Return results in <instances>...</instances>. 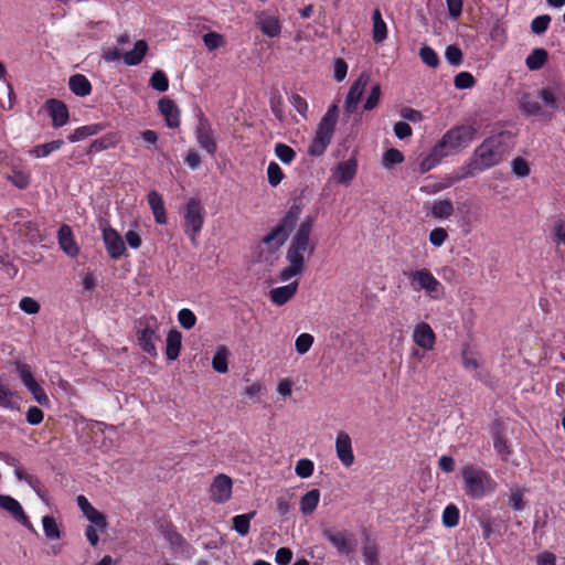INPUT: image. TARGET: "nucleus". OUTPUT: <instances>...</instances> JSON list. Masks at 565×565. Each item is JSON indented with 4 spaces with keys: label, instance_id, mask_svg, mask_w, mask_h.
Masks as SVG:
<instances>
[{
    "label": "nucleus",
    "instance_id": "63",
    "mask_svg": "<svg viewBox=\"0 0 565 565\" xmlns=\"http://www.w3.org/2000/svg\"><path fill=\"white\" fill-rule=\"evenodd\" d=\"M13 397L14 393L8 386L0 383V406L13 408L15 405Z\"/></svg>",
    "mask_w": 565,
    "mask_h": 565
},
{
    "label": "nucleus",
    "instance_id": "4",
    "mask_svg": "<svg viewBox=\"0 0 565 565\" xmlns=\"http://www.w3.org/2000/svg\"><path fill=\"white\" fill-rule=\"evenodd\" d=\"M338 117V105L332 104L321 118L316 131V137L308 148L310 156H321L326 151L333 137Z\"/></svg>",
    "mask_w": 565,
    "mask_h": 565
},
{
    "label": "nucleus",
    "instance_id": "59",
    "mask_svg": "<svg viewBox=\"0 0 565 565\" xmlns=\"http://www.w3.org/2000/svg\"><path fill=\"white\" fill-rule=\"evenodd\" d=\"M289 102L296 111L299 113V115H301L303 118H307L309 106L303 97H301L299 94H292L289 97Z\"/></svg>",
    "mask_w": 565,
    "mask_h": 565
},
{
    "label": "nucleus",
    "instance_id": "54",
    "mask_svg": "<svg viewBox=\"0 0 565 565\" xmlns=\"http://www.w3.org/2000/svg\"><path fill=\"white\" fill-rule=\"evenodd\" d=\"M178 321L182 328L189 330L195 326L196 317L192 310L183 308L178 312Z\"/></svg>",
    "mask_w": 565,
    "mask_h": 565
},
{
    "label": "nucleus",
    "instance_id": "24",
    "mask_svg": "<svg viewBox=\"0 0 565 565\" xmlns=\"http://www.w3.org/2000/svg\"><path fill=\"white\" fill-rule=\"evenodd\" d=\"M358 163L354 159L339 162L333 172V178L340 183H349L356 174Z\"/></svg>",
    "mask_w": 565,
    "mask_h": 565
},
{
    "label": "nucleus",
    "instance_id": "34",
    "mask_svg": "<svg viewBox=\"0 0 565 565\" xmlns=\"http://www.w3.org/2000/svg\"><path fill=\"white\" fill-rule=\"evenodd\" d=\"M454 213V204L449 199L437 200L430 207V215L434 218L446 220Z\"/></svg>",
    "mask_w": 565,
    "mask_h": 565
},
{
    "label": "nucleus",
    "instance_id": "52",
    "mask_svg": "<svg viewBox=\"0 0 565 565\" xmlns=\"http://www.w3.org/2000/svg\"><path fill=\"white\" fill-rule=\"evenodd\" d=\"M419 57L429 67L436 68L439 65L437 53L428 45H424L419 50Z\"/></svg>",
    "mask_w": 565,
    "mask_h": 565
},
{
    "label": "nucleus",
    "instance_id": "22",
    "mask_svg": "<svg viewBox=\"0 0 565 565\" xmlns=\"http://www.w3.org/2000/svg\"><path fill=\"white\" fill-rule=\"evenodd\" d=\"M77 504L83 512V514L86 516V519L99 527L106 526V519L105 516L96 510L84 495L77 497Z\"/></svg>",
    "mask_w": 565,
    "mask_h": 565
},
{
    "label": "nucleus",
    "instance_id": "18",
    "mask_svg": "<svg viewBox=\"0 0 565 565\" xmlns=\"http://www.w3.org/2000/svg\"><path fill=\"white\" fill-rule=\"evenodd\" d=\"M335 451L339 460L345 467H351L354 462L352 443L350 436L344 431H339L335 439Z\"/></svg>",
    "mask_w": 565,
    "mask_h": 565
},
{
    "label": "nucleus",
    "instance_id": "12",
    "mask_svg": "<svg viewBox=\"0 0 565 565\" xmlns=\"http://www.w3.org/2000/svg\"><path fill=\"white\" fill-rule=\"evenodd\" d=\"M195 138L199 146L209 154L214 156L217 151V143L209 119L200 113L199 122L195 128Z\"/></svg>",
    "mask_w": 565,
    "mask_h": 565
},
{
    "label": "nucleus",
    "instance_id": "6",
    "mask_svg": "<svg viewBox=\"0 0 565 565\" xmlns=\"http://www.w3.org/2000/svg\"><path fill=\"white\" fill-rule=\"evenodd\" d=\"M472 125H458L450 128L437 142L447 156L455 154L466 148L476 136Z\"/></svg>",
    "mask_w": 565,
    "mask_h": 565
},
{
    "label": "nucleus",
    "instance_id": "53",
    "mask_svg": "<svg viewBox=\"0 0 565 565\" xmlns=\"http://www.w3.org/2000/svg\"><path fill=\"white\" fill-rule=\"evenodd\" d=\"M313 342V335H311L310 333H301L300 335L297 337L295 341V348L297 353L301 355L306 354L311 349Z\"/></svg>",
    "mask_w": 565,
    "mask_h": 565
},
{
    "label": "nucleus",
    "instance_id": "60",
    "mask_svg": "<svg viewBox=\"0 0 565 565\" xmlns=\"http://www.w3.org/2000/svg\"><path fill=\"white\" fill-rule=\"evenodd\" d=\"M295 472L300 478H309L313 472V462L309 459H300L297 461Z\"/></svg>",
    "mask_w": 565,
    "mask_h": 565
},
{
    "label": "nucleus",
    "instance_id": "10",
    "mask_svg": "<svg viewBox=\"0 0 565 565\" xmlns=\"http://www.w3.org/2000/svg\"><path fill=\"white\" fill-rule=\"evenodd\" d=\"M14 365L21 382L31 393L33 398L41 405L47 404L49 397L44 390L41 387V385L34 379L31 366L21 361H15Z\"/></svg>",
    "mask_w": 565,
    "mask_h": 565
},
{
    "label": "nucleus",
    "instance_id": "37",
    "mask_svg": "<svg viewBox=\"0 0 565 565\" xmlns=\"http://www.w3.org/2000/svg\"><path fill=\"white\" fill-rule=\"evenodd\" d=\"M120 141V136L117 132H109L99 139L92 142V149L95 151H103L116 147Z\"/></svg>",
    "mask_w": 565,
    "mask_h": 565
},
{
    "label": "nucleus",
    "instance_id": "44",
    "mask_svg": "<svg viewBox=\"0 0 565 565\" xmlns=\"http://www.w3.org/2000/svg\"><path fill=\"white\" fill-rule=\"evenodd\" d=\"M202 40L209 51H215L226 44L224 35L217 32H207Z\"/></svg>",
    "mask_w": 565,
    "mask_h": 565
},
{
    "label": "nucleus",
    "instance_id": "42",
    "mask_svg": "<svg viewBox=\"0 0 565 565\" xmlns=\"http://www.w3.org/2000/svg\"><path fill=\"white\" fill-rule=\"evenodd\" d=\"M256 512L235 515L233 518V529L241 535L245 536L249 532L250 520L255 516Z\"/></svg>",
    "mask_w": 565,
    "mask_h": 565
},
{
    "label": "nucleus",
    "instance_id": "31",
    "mask_svg": "<svg viewBox=\"0 0 565 565\" xmlns=\"http://www.w3.org/2000/svg\"><path fill=\"white\" fill-rule=\"evenodd\" d=\"M539 96L546 108L557 110L562 105V94L555 87L547 86L542 88Z\"/></svg>",
    "mask_w": 565,
    "mask_h": 565
},
{
    "label": "nucleus",
    "instance_id": "40",
    "mask_svg": "<svg viewBox=\"0 0 565 565\" xmlns=\"http://www.w3.org/2000/svg\"><path fill=\"white\" fill-rule=\"evenodd\" d=\"M9 463L12 465L14 467V475L17 476V478L19 480H23L25 482L29 483V486L40 495L42 497L41 494V490H40V482L34 478L32 477L31 475H28L19 465H18V461L14 459V458H10L9 460Z\"/></svg>",
    "mask_w": 565,
    "mask_h": 565
},
{
    "label": "nucleus",
    "instance_id": "5",
    "mask_svg": "<svg viewBox=\"0 0 565 565\" xmlns=\"http://www.w3.org/2000/svg\"><path fill=\"white\" fill-rule=\"evenodd\" d=\"M301 210L297 205H292L278 224L265 235L262 239L263 244L267 245L270 250H277L284 245L290 232L296 226Z\"/></svg>",
    "mask_w": 565,
    "mask_h": 565
},
{
    "label": "nucleus",
    "instance_id": "32",
    "mask_svg": "<svg viewBox=\"0 0 565 565\" xmlns=\"http://www.w3.org/2000/svg\"><path fill=\"white\" fill-rule=\"evenodd\" d=\"M148 51V44L145 40H139L135 43L134 49L129 52H126L122 55V60L126 65H138L143 60L146 53Z\"/></svg>",
    "mask_w": 565,
    "mask_h": 565
},
{
    "label": "nucleus",
    "instance_id": "51",
    "mask_svg": "<svg viewBox=\"0 0 565 565\" xmlns=\"http://www.w3.org/2000/svg\"><path fill=\"white\" fill-rule=\"evenodd\" d=\"M267 178H268V183L271 186H277L285 178V174L277 162H275V161L269 162V164L267 167Z\"/></svg>",
    "mask_w": 565,
    "mask_h": 565
},
{
    "label": "nucleus",
    "instance_id": "25",
    "mask_svg": "<svg viewBox=\"0 0 565 565\" xmlns=\"http://www.w3.org/2000/svg\"><path fill=\"white\" fill-rule=\"evenodd\" d=\"M323 536L338 550V552L343 554L352 552V546L350 545L344 532L324 529Z\"/></svg>",
    "mask_w": 565,
    "mask_h": 565
},
{
    "label": "nucleus",
    "instance_id": "56",
    "mask_svg": "<svg viewBox=\"0 0 565 565\" xmlns=\"http://www.w3.org/2000/svg\"><path fill=\"white\" fill-rule=\"evenodd\" d=\"M475 77L469 72H460L455 76V87L457 89L471 88L475 85Z\"/></svg>",
    "mask_w": 565,
    "mask_h": 565
},
{
    "label": "nucleus",
    "instance_id": "29",
    "mask_svg": "<svg viewBox=\"0 0 565 565\" xmlns=\"http://www.w3.org/2000/svg\"><path fill=\"white\" fill-rule=\"evenodd\" d=\"M447 157L446 152L436 143L431 151L425 156L419 162V170L422 173H426L434 169L440 161Z\"/></svg>",
    "mask_w": 565,
    "mask_h": 565
},
{
    "label": "nucleus",
    "instance_id": "3",
    "mask_svg": "<svg viewBox=\"0 0 565 565\" xmlns=\"http://www.w3.org/2000/svg\"><path fill=\"white\" fill-rule=\"evenodd\" d=\"M461 476L465 483V493L471 499H483L491 495L497 489V482L493 478L487 471L472 465L462 467Z\"/></svg>",
    "mask_w": 565,
    "mask_h": 565
},
{
    "label": "nucleus",
    "instance_id": "47",
    "mask_svg": "<svg viewBox=\"0 0 565 565\" xmlns=\"http://www.w3.org/2000/svg\"><path fill=\"white\" fill-rule=\"evenodd\" d=\"M149 84L153 89H156L160 93H163V92L168 90V88H169L168 76L166 75V73L163 71H159V70L156 71L151 75Z\"/></svg>",
    "mask_w": 565,
    "mask_h": 565
},
{
    "label": "nucleus",
    "instance_id": "8",
    "mask_svg": "<svg viewBox=\"0 0 565 565\" xmlns=\"http://www.w3.org/2000/svg\"><path fill=\"white\" fill-rule=\"evenodd\" d=\"M405 275H407L414 291H425V294L434 300H438L443 297L444 286L429 269H416L405 273Z\"/></svg>",
    "mask_w": 565,
    "mask_h": 565
},
{
    "label": "nucleus",
    "instance_id": "33",
    "mask_svg": "<svg viewBox=\"0 0 565 565\" xmlns=\"http://www.w3.org/2000/svg\"><path fill=\"white\" fill-rule=\"evenodd\" d=\"M105 129V125L103 124H90L86 126H82L76 128L71 135H68L67 140L70 142L81 141L87 137L95 136Z\"/></svg>",
    "mask_w": 565,
    "mask_h": 565
},
{
    "label": "nucleus",
    "instance_id": "49",
    "mask_svg": "<svg viewBox=\"0 0 565 565\" xmlns=\"http://www.w3.org/2000/svg\"><path fill=\"white\" fill-rule=\"evenodd\" d=\"M382 90L381 85L379 83L371 86L369 96L366 97V100L363 105L364 110H373L377 107L380 99H381Z\"/></svg>",
    "mask_w": 565,
    "mask_h": 565
},
{
    "label": "nucleus",
    "instance_id": "21",
    "mask_svg": "<svg viewBox=\"0 0 565 565\" xmlns=\"http://www.w3.org/2000/svg\"><path fill=\"white\" fill-rule=\"evenodd\" d=\"M60 247L65 254L75 257L79 253V248L74 241L72 228L68 225H62L57 233Z\"/></svg>",
    "mask_w": 565,
    "mask_h": 565
},
{
    "label": "nucleus",
    "instance_id": "55",
    "mask_svg": "<svg viewBox=\"0 0 565 565\" xmlns=\"http://www.w3.org/2000/svg\"><path fill=\"white\" fill-rule=\"evenodd\" d=\"M551 17L547 14H542L534 18L531 22V31L535 34H543L550 25Z\"/></svg>",
    "mask_w": 565,
    "mask_h": 565
},
{
    "label": "nucleus",
    "instance_id": "27",
    "mask_svg": "<svg viewBox=\"0 0 565 565\" xmlns=\"http://www.w3.org/2000/svg\"><path fill=\"white\" fill-rule=\"evenodd\" d=\"M182 334L175 329H171L168 332L166 339V355L169 361L178 359L181 350Z\"/></svg>",
    "mask_w": 565,
    "mask_h": 565
},
{
    "label": "nucleus",
    "instance_id": "48",
    "mask_svg": "<svg viewBox=\"0 0 565 565\" xmlns=\"http://www.w3.org/2000/svg\"><path fill=\"white\" fill-rule=\"evenodd\" d=\"M551 235H552V239H553L554 244L557 247L558 246L565 247V220L559 218V220L554 221Z\"/></svg>",
    "mask_w": 565,
    "mask_h": 565
},
{
    "label": "nucleus",
    "instance_id": "15",
    "mask_svg": "<svg viewBox=\"0 0 565 565\" xmlns=\"http://www.w3.org/2000/svg\"><path fill=\"white\" fill-rule=\"evenodd\" d=\"M412 339L419 348L430 351L436 343V334L427 322H419L415 326Z\"/></svg>",
    "mask_w": 565,
    "mask_h": 565
},
{
    "label": "nucleus",
    "instance_id": "30",
    "mask_svg": "<svg viewBox=\"0 0 565 565\" xmlns=\"http://www.w3.org/2000/svg\"><path fill=\"white\" fill-rule=\"evenodd\" d=\"M68 86L76 96L85 97L92 92V84L83 74L72 75L68 79Z\"/></svg>",
    "mask_w": 565,
    "mask_h": 565
},
{
    "label": "nucleus",
    "instance_id": "1",
    "mask_svg": "<svg viewBox=\"0 0 565 565\" xmlns=\"http://www.w3.org/2000/svg\"><path fill=\"white\" fill-rule=\"evenodd\" d=\"M311 231L312 218L308 217L301 222L290 241L286 253L288 266L282 268L279 275L281 281H288L306 270V259L315 252V244L310 242Z\"/></svg>",
    "mask_w": 565,
    "mask_h": 565
},
{
    "label": "nucleus",
    "instance_id": "36",
    "mask_svg": "<svg viewBox=\"0 0 565 565\" xmlns=\"http://www.w3.org/2000/svg\"><path fill=\"white\" fill-rule=\"evenodd\" d=\"M548 57L544 49H534L525 58V65L530 71H539L546 63Z\"/></svg>",
    "mask_w": 565,
    "mask_h": 565
},
{
    "label": "nucleus",
    "instance_id": "45",
    "mask_svg": "<svg viewBox=\"0 0 565 565\" xmlns=\"http://www.w3.org/2000/svg\"><path fill=\"white\" fill-rule=\"evenodd\" d=\"M274 150L277 158L285 164H290L296 157L295 150L286 143H276Z\"/></svg>",
    "mask_w": 565,
    "mask_h": 565
},
{
    "label": "nucleus",
    "instance_id": "41",
    "mask_svg": "<svg viewBox=\"0 0 565 565\" xmlns=\"http://www.w3.org/2000/svg\"><path fill=\"white\" fill-rule=\"evenodd\" d=\"M520 110L527 117L543 115L542 107L539 102L524 95L520 102Z\"/></svg>",
    "mask_w": 565,
    "mask_h": 565
},
{
    "label": "nucleus",
    "instance_id": "7",
    "mask_svg": "<svg viewBox=\"0 0 565 565\" xmlns=\"http://www.w3.org/2000/svg\"><path fill=\"white\" fill-rule=\"evenodd\" d=\"M205 210L198 199L191 198L183 214V231L193 246L199 245V235L204 224Z\"/></svg>",
    "mask_w": 565,
    "mask_h": 565
},
{
    "label": "nucleus",
    "instance_id": "61",
    "mask_svg": "<svg viewBox=\"0 0 565 565\" xmlns=\"http://www.w3.org/2000/svg\"><path fill=\"white\" fill-rule=\"evenodd\" d=\"M403 161L404 154L398 149L391 148L384 152L383 163L385 167L402 163Z\"/></svg>",
    "mask_w": 565,
    "mask_h": 565
},
{
    "label": "nucleus",
    "instance_id": "58",
    "mask_svg": "<svg viewBox=\"0 0 565 565\" xmlns=\"http://www.w3.org/2000/svg\"><path fill=\"white\" fill-rule=\"evenodd\" d=\"M8 180L21 190L28 188L30 184V175L23 171H13L8 175Z\"/></svg>",
    "mask_w": 565,
    "mask_h": 565
},
{
    "label": "nucleus",
    "instance_id": "38",
    "mask_svg": "<svg viewBox=\"0 0 565 565\" xmlns=\"http://www.w3.org/2000/svg\"><path fill=\"white\" fill-rule=\"evenodd\" d=\"M63 140H53L43 145L35 146L32 148L29 153L35 158H44L51 154L52 152L58 150L63 146Z\"/></svg>",
    "mask_w": 565,
    "mask_h": 565
},
{
    "label": "nucleus",
    "instance_id": "64",
    "mask_svg": "<svg viewBox=\"0 0 565 565\" xmlns=\"http://www.w3.org/2000/svg\"><path fill=\"white\" fill-rule=\"evenodd\" d=\"M448 238V233L443 227H436L429 233V243L435 247H440Z\"/></svg>",
    "mask_w": 565,
    "mask_h": 565
},
{
    "label": "nucleus",
    "instance_id": "26",
    "mask_svg": "<svg viewBox=\"0 0 565 565\" xmlns=\"http://www.w3.org/2000/svg\"><path fill=\"white\" fill-rule=\"evenodd\" d=\"M148 204L152 211L156 222L158 224H166L168 218L161 194L157 191H150L148 194Z\"/></svg>",
    "mask_w": 565,
    "mask_h": 565
},
{
    "label": "nucleus",
    "instance_id": "9",
    "mask_svg": "<svg viewBox=\"0 0 565 565\" xmlns=\"http://www.w3.org/2000/svg\"><path fill=\"white\" fill-rule=\"evenodd\" d=\"M159 323L156 317H143L139 320V328L137 330V341L143 352L150 356H157L156 342L159 340L158 335Z\"/></svg>",
    "mask_w": 565,
    "mask_h": 565
},
{
    "label": "nucleus",
    "instance_id": "46",
    "mask_svg": "<svg viewBox=\"0 0 565 565\" xmlns=\"http://www.w3.org/2000/svg\"><path fill=\"white\" fill-rule=\"evenodd\" d=\"M42 525L44 533L50 540H58L61 536V532L55 519L51 515H45L42 519Z\"/></svg>",
    "mask_w": 565,
    "mask_h": 565
},
{
    "label": "nucleus",
    "instance_id": "39",
    "mask_svg": "<svg viewBox=\"0 0 565 565\" xmlns=\"http://www.w3.org/2000/svg\"><path fill=\"white\" fill-rule=\"evenodd\" d=\"M227 356V348L224 345L218 347L212 359L213 370L217 373H226L228 371Z\"/></svg>",
    "mask_w": 565,
    "mask_h": 565
},
{
    "label": "nucleus",
    "instance_id": "13",
    "mask_svg": "<svg viewBox=\"0 0 565 565\" xmlns=\"http://www.w3.org/2000/svg\"><path fill=\"white\" fill-rule=\"evenodd\" d=\"M102 232L108 255L114 259L121 257L126 250V246L120 234L110 226H104Z\"/></svg>",
    "mask_w": 565,
    "mask_h": 565
},
{
    "label": "nucleus",
    "instance_id": "17",
    "mask_svg": "<svg viewBox=\"0 0 565 565\" xmlns=\"http://www.w3.org/2000/svg\"><path fill=\"white\" fill-rule=\"evenodd\" d=\"M45 109L52 118V126L54 128L63 127L67 124L70 113L66 105L58 99L52 98L45 103Z\"/></svg>",
    "mask_w": 565,
    "mask_h": 565
},
{
    "label": "nucleus",
    "instance_id": "50",
    "mask_svg": "<svg viewBox=\"0 0 565 565\" xmlns=\"http://www.w3.org/2000/svg\"><path fill=\"white\" fill-rule=\"evenodd\" d=\"M526 493V489L515 488L511 490V494L509 498V505L515 510L521 511L525 507L524 495Z\"/></svg>",
    "mask_w": 565,
    "mask_h": 565
},
{
    "label": "nucleus",
    "instance_id": "16",
    "mask_svg": "<svg viewBox=\"0 0 565 565\" xmlns=\"http://www.w3.org/2000/svg\"><path fill=\"white\" fill-rule=\"evenodd\" d=\"M256 26L268 38H276L281 33V23L276 15H270L266 11L255 14Z\"/></svg>",
    "mask_w": 565,
    "mask_h": 565
},
{
    "label": "nucleus",
    "instance_id": "2",
    "mask_svg": "<svg viewBox=\"0 0 565 565\" xmlns=\"http://www.w3.org/2000/svg\"><path fill=\"white\" fill-rule=\"evenodd\" d=\"M505 154L502 135L486 138L478 146L470 160L461 168V178L472 177L476 172L488 170L499 164Z\"/></svg>",
    "mask_w": 565,
    "mask_h": 565
},
{
    "label": "nucleus",
    "instance_id": "57",
    "mask_svg": "<svg viewBox=\"0 0 565 565\" xmlns=\"http://www.w3.org/2000/svg\"><path fill=\"white\" fill-rule=\"evenodd\" d=\"M511 168H512V172L516 175V177H521V178H524V177H527L530 174V167H529V163L527 161L522 158V157H518V158H514L511 162Z\"/></svg>",
    "mask_w": 565,
    "mask_h": 565
},
{
    "label": "nucleus",
    "instance_id": "11",
    "mask_svg": "<svg viewBox=\"0 0 565 565\" xmlns=\"http://www.w3.org/2000/svg\"><path fill=\"white\" fill-rule=\"evenodd\" d=\"M370 79L371 75L366 72H362L352 83L344 100L345 114L351 115L356 111Z\"/></svg>",
    "mask_w": 565,
    "mask_h": 565
},
{
    "label": "nucleus",
    "instance_id": "28",
    "mask_svg": "<svg viewBox=\"0 0 565 565\" xmlns=\"http://www.w3.org/2000/svg\"><path fill=\"white\" fill-rule=\"evenodd\" d=\"M387 25L382 18L380 9H375L372 13V39L379 44L387 39Z\"/></svg>",
    "mask_w": 565,
    "mask_h": 565
},
{
    "label": "nucleus",
    "instance_id": "62",
    "mask_svg": "<svg viewBox=\"0 0 565 565\" xmlns=\"http://www.w3.org/2000/svg\"><path fill=\"white\" fill-rule=\"evenodd\" d=\"M445 57L449 64L458 66L462 62V52L456 45H449L446 47Z\"/></svg>",
    "mask_w": 565,
    "mask_h": 565
},
{
    "label": "nucleus",
    "instance_id": "14",
    "mask_svg": "<svg viewBox=\"0 0 565 565\" xmlns=\"http://www.w3.org/2000/svg\"><path fill=\"white\" fill-rule=\"evenodd\" d=\"M232 487L233 482L228 476L217 475L210 487L211 499L215 503H225L232 495Z\"/></svg>",
    "mask_w": 565,
    "mask_h": 565
},
{
    "label": "nucleus",
    "instance_id": "20",
    "mask_svg": "<svg viewBox=\"0 0 565 565\" xmlns=\"http://www.w3.org/2000/svg\"><path fill=\"white\" fill-rule=\"evenodd\" d=\"M160 113L166 119V124L170 128H177L180 125V110L175 103L169 98H162L158 103Z\"/></svg>",
    "mask_w": 565,
    "mask_h": 565
},
{
    "label": "nucleus",
    "instance_id": "19",
    "mask_svg": "<svg viewBox=\"0 0 565 565\" xmlns=\"http://www.w3.org/2000/svg\"><path fill=\"white\" fill-rule=\"evenodd\" d=\"M0 508L8 511L22 525L31 529L32 524L25 515L21 504L12 497L0 494Z\"/></svg>",
    "mask_w": 565,
    "mask_h": 565
},
{
    "label": "nucleus",
    "instance_id": "35",
    "mask_svg": "<svg viewBox=\"0 0 565 565\" xmlns=\"http://www.w3.org/2000/svg\"><path fill=\"white\" fill-rule=\"evenodd\" d=\"M319 501H320V491L318 489H312V490L308 491L300 499V511L305 515L312 514L313 511L317 509Z\"/></svg>",
    "mask_w": 565,
    "mask_h": 565
},
{
    "label": "nucleus",
    "instance_id": "43",
    "mask_svg": "<svg viewBox=\"0 0 565 565\" xmlns=\"http://www.w3.org/2000/svg\"><path fill=\"white\" fill-rule=\"evenodd\" d=\"M443 524L447 527H455L459 523V509L457 505L450 503L448 504L441 515Z\"/></svg>",
    "mask_w": 565,
    "mask_h": 565
},
{
    "label": "nucleus",
    "instance_id": "23",
    "mask_svg": "<svg viewBox=\"0 0 565 565\" xmlns=\"http://www.w3.org/2000/svg\"><path fill=\"white\" fill-rule=\"evenodd\" d=\"M297 290L298 281H292L288 285L273 288L269 291V298L275 305L282 306L296 295Z\"/></svg>",
    "mask_w": 565,
    "mask_h": 565
}]
</instances>
